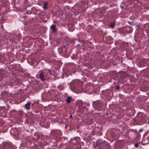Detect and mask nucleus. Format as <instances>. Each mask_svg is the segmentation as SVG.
Masks as SVG:
<instances>
[{
  "mask_svg": "<svg viewBox=\"0 0 149 149\" xmlns=\"http://www.w3.org/2000/svg\"><path fill=\"white\" fill-rule=\"evenodd\" d=\"M39 77L42 81H44L45 80L44 74L43 72H40Z\"/></svg>",
  "mask_w": 149,
  "mask_h": 149,
  "instance_id": "nucleus-1",
  "label": "nucleus"
},
{
  "mask_svg": "<svg viewBox=\"0 0 149 149\" xmlns=\"http://www.w3.org/2000/svg\"><path fill=\"white\" fill-rule=\"evenodd\" d=\"M56 25H52L51 26L50 28L54 32H55L56 31Z\"/></svg>",
  "mask_w": 149,
  "mask_h": 149,
  "instance_id": "nucleus-2",
  "label": "nucleus"
},
{
  "mask_svg": "<svg viewBox=\"0 0 149 149\" xmlns=\"http://www.w3.org/2000/svg\"><path fill=\"white\" fill-rule=\"evenodd\" d=\"M30 103L29 102H28L27 104H26L25 105V108L27 110H29L30 109Z\"/></svg>",
  "mask_w": 149,
  "mask_h": 149,
  "instance_id": "nucleus-3",
  "label": "nucleus"
},
{
  "mask_svg": "<svg viewBox=\"0 0 149 149\" xmlns=\"http://www.w3.org/2000/svg\"><path fill=\"white\" fill-rule=\"evenodd\" d=\"M71 99V98L68 97L66 99V101L68 103H70V102Z\"/></svg>",
  "mask_w": 149,
  "mask_h": 149,
  "instance_id": "nucleus-4",
  "label": "nucleus"
},
{
  "mask_svg": "<svg viewBox=\"0 0 149 149\" xmlns=\"http://www.w3.org/2000/svg\"><path fill=\"white\" fill-rule=\"evenodd\" d=\"M47 2H45L44 3V6L43 7V8L44 9H46L47 8Z\"/></svg>",
  "mask_w": 149,
  "mask_h": 149,
  "instance_id": "nucleus-5",
  "label": "nucleus"
},
{
  "mask_svg": "<svg viewBox=\"0 0 149 149\" xmlns=\"http://www.w3.org/2000/svg\"><path fill=\"white\" fill-rule=\"evenodd\" d=\"M120 89V87L118 86H116V89L118 90Z\"/></svg>",
  "mask_w": 149,
  "mask_h": 149,
  "instance_id": "nucleus-6",
  "label": "nucleus"
},
{
  "mask_svg": "<svg viewBox=\"0 0 149 149\" xmlns=\"http://www.w3.org/2000/svg\"><path fill=\"white\" fill-rule=\"evenodd\" d=\"M114 25L113 24H111V27L112 28H113L114 27Z\"/></svg>",
  "mask_w": 149,
  "mask_h": 149,
  "instance_id": "nucleus-7",
  "label": "nucleus"
},
{
  "mask_svg": "<svg viewBox=\"0 0 149 149\" xmlns=\"http://www.w3.org/2000/svg\"><path fill=\"white\" fill-rule=\"evenodd\" d=\"M138 146V144H135V146L136 147H137Z\"/></svg>",
  "mask_w": 149,
  "mask_h": 149,
  "instance_id": "nucleus-8",
  "label": "nucleus"
},
{
  "mask_svg": "<svg viewBox=\"0 0 149 149\" xmlns=\"http://www.w3.org/2000/svg\"><path fill=\"white\" fill-rule=\"evenodd\" d=\"M70 117L71 118H72V116L71 115H70Z\"/></svg>",
  "mask_w": 149,
  "mask_h": 149,
  "instance_id": "nucleus-9",
  "label": "nucleus"
},
{
  "mask_svg": "<svg viewBox=\"0 0 149 149\" xmlns=\"http://www.w3.org/2000/svg\"><path fill=\"white\" fill-rule=\"evenodd\" d=\"M139 131H141V130H139Z\"/></svg>",
  "mask_w": 149,
  "mask_h": 149,
  "instance_id": "nucleus-10",
  "label": "nucleus"
}]
</instances>
